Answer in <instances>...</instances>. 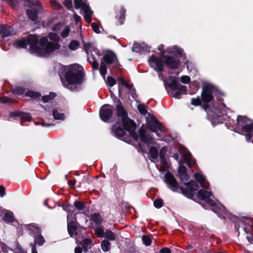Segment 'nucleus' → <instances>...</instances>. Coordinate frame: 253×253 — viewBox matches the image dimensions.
<instances>
[{
  "label": "nucleus",
  "instance_id": "1",
  "mask_svg": "<svg viewBox=\"0 0 253 253\" xmlns=\"http://www.w3.org/2000/svg\"><path fill=\"white\" fill-rule=\"evenodd\" d=\"M50 42L46 37H42L39 43L38 39L36 35H30L26 38H22L15 41L13 43L16 47L26 48L29 46V50L30 53L40 56H46L53 51L58 49L60 47L59 44L60 38L55 33H50L48 34Z\"/></svg>",
  "mask_w": 253,
  "mask_h": 253
},
{
  "label": "nucleus",
  "instance_id": "2",
  "mask_svg": "<svg viewBox=\"0 0 253 253\" xmlns=\"http://www.w3.org/2000/svg\"><path fill=\"white\" fill-rule=\"evenodd\" d=\"M178 173L181 180L185 183V187H179L172 174L169 172H167L164 176V181L167 184L168 187L174 192L180 190L188 197L193 196L195 192L199 189V185L193 180L186 183L189 179V176L187 174L186 169L184 166L179 167Z\"/></svg>",
  "mask_w": 253,
  "mask_h": 253
},
{
  "label": "nucleus",
  "instance_id": "3",
  "mask_svg": "<svg viewBox=\"0 0 253 253\" xmlns=\"http://www.w3.org/2000/svg\"><path fill=\"white\" fill-rule=\"evenodd\" d=\"M61 80L63 85L70 89H74L83 79L82 67L78 64L63 66Z\"/></svg>",
  "mask_w": 253,
  "mask_h": 253
},
{
  "label": "nucleus",
  "instance_id": "4",
  "mask_svg": "<svg viewBox=\"0 0 253 253\" xmlns=\"http://www.w3.org/2000/svg\"><path fill=\"white\" fill-rule=\"evenodd\" d=\"M195 178L200 183L203 189L199 190L197 194V197L199 199L205 201L210 206L217 207L221 211H224V207L217 203L216 201L212 200V195L211 190L209 189V183L206 181V178L200 172L196 173L194 175Z\"/></svg>",
  "mask_w": 253,
  "mask_h": 253
},
{
  "label": "nucleus",
  "instance_id": "5",
  "mask_svg": "<svg viewBox=\"0 0 253 253\" xmlns=\"http://www.w3.org/2000/svg\"><path fill=\"white\" fill-rule=\"evenodd\" d=\"M218 107L219 108L215 105L210 106L208 104L203 106L212 124L214 123L218 124L221 122L220 120V116L226 114L227 111L229 109L223 103L220 104Z\"/></svg>",
  "mask_w": 253,
  "mask_h": 253
},
{
  "label": "nucleus",
  "instance_id": "6",
  "mask_svg": "<svg viewBox=\"0 0 253 253\" xmlns=\"http://www.w3.org/2000/svg\"><path fill=\"white\" fill-rule=\"evenodd\" d=\"M116 110L118 115L121 117L122 120L126 130L129 132V134L133 137H136L135 132L136 128V124L131 120L127 118L126 112L125 111L122 103L120 102L116 105Z\"/></svg>",
  "mask_w": 253,
  "mask_h": 253
},
{
  "label": "nucleus",
  "instance_id": "7",
  "mask_svg": "<svg viewBox=\"0 0 253 253\" xmlns=\"http://www.w3.org/2000/svg\"><path fill=\"white\" fill-rule=\"evenodd\" d=\"M139 136L144 143L153 145L150 147L149 154L153 160H156L158 157V148H159L158 144L154 143L152 136L143 127H141L139 129Z\"/></svg>",
  "mask_w": 253,
  "mask_h": 253
},
{
  "label": "nucleus",
  "instance_id": "8",
  "mask_svg": "<svg viewBox=\"0 0 253 253\" xmlns=\"http://www.w3.org/2000/svg\"><path fill=\"white\" fill-rule=\"evenodd\" d=\"M238 128L241 129V133L248 135L253 131V122L246 116H239L237 119Z\"/></svg>",
  "mask_w": 253,
  "mask_h": 253
},
{
  "label": "nucleus",
  "instance_id": "9",
  "mask_svg": "<svg viewBox=\"0 0 253 253\" xmlns=\"http://www.w3.org/2000/svg\"><path fill=\"white\" fill-rule=\"evenodd\" d=\"M84 46L86 52L88 55L87 60L91 64L92 68L94 70L98 69V60L101 56L99 51L90 44H86Z\"/></svg>",
  "mask_w": 253,
  "mask_h": 253
},
{
  "label": "nucleus",
  "instance_id": "10",
  "mask_svg": "<svg viewBox=\"0 0 253 253\" xmlns=\"http://www.w3.org/2000/svg\"><path fill=\"white\" fill-rule=\"evenodd\" d=\"M75 7L76 9L81 8L84 12V18L87 23L91 21V16L93 12L86 3V0H74Z\"/></svg>",
  "mask_w": 253,
  "mask_h": 253
},
{
  "label": "nucleus",
  "instance_id": "11",
  "mask_svg": "<svg viewBox=\"0 0 253 253\" xmlns=\"http://www.w3.org/2000/svg\"><path fill=\"white\" fill-rule=\"evenodd\" d=\"M25 5L29 8L27 10V14L29 18L34 22L37 20L38 12L41 9V6L38 1L32 2L25 1Z\"/></svg>",
  "mask_w": 253,
  "mask_h": 253
},
{
  "label": "nucleus",
  "instance_id": "12",
  "mask_svg": "<svg viewBox=\"0 0 253 253\" xmlns=\"http://www.w3.org/2000/svg\"><path fill=\"white\" fill-rule=\"evenodd\" d=\"M116 55L111 51L107 52L103 58V61L101 62L100 67V73L102 76L105 79V75L107 73V67L105 63L107 64L114 63L116 60Z\"/></svg>",
  "mask_w": 253,
  "mask_h": 253
},
{
  "label": "nucleus",
  "instance_id": "13",
  "mask_svg": "<svg viewBox=\"0 0 253 253\" xmlns=\"http://www.w3.org/2000/svg\"><path fill=\"white\" fill-rule=\"evenodd\" d=\"M169 86L171 89L170 95L175 98H178L181 95L185 94L186 86L178 84L175 79L170 83Z\"/></svg>",
  "mask_w": 253,
  "mask_h": 253
},
{
  "label": "nucleus",
  "instance_id": "14",
  "mask_svg": "<svg viewBox=\"0 0 253 253\" xmlns=\"http://www.w3.org/2000/svg\"><path fill=\"white\" fill-rule=\"evenodd\" d=\"M148 62L150 66L158 73L161 80L164 81V79L161 77L162 72L163 71V63L162 60L155 55H152L148 59Z\"/></svg>",
  "mask_w": 253,
  "mask_h": 253
},
{
  "label": "nucleus",
  "instance_id": "15",
  "mask_svg": "<svg viewBox=\"0 0 253 253\" xmlns=\"http://www.w3.org/2000/svg\"><path fill=\"white\" fill-rule=\"evenodd\" d=\"M146 127L151 132H155L158 137L161 136L162 128L161 123L153 117L146 122Z\"/></svg>",
  "mask_w": 253,
  "mask_h": 253
},
{
  "label": "nucleus",
  "instance_id": "16",
  "mask_svg": "<svg viewBox=\"0 0 253 253\" xmlns=\"http://www.w3.org/2000/svg\"><path fill=\"white\" fill-rule=\"evenodd\" d=\"M158 49L161 51L162 55L165 64L167 66L171 69L177 68L179 65V61L176 59L175 58L171 57L170 56H165V52L164 49V45H160L158 47Z\"/></svg>",
  "mask_w": 253,
  "mask_h": 253
},
{
  "label": "nucleus",
  "instance_id": "17",
  "mask_svg": "<svg viewBox=\"0 0 253 253\" xmlns=\"http://www.w3.org/2000/svg\"><path fill=\"white\" fill-rule=\"evenodd\" d=\"M214 90V87L211 84L204 86L202 94V100L207 103L210 102L213 98Z\"/></svg>",
  "mask_w": 253,
  "mask_h": 253
},
{
  "label": "nucleus",
  "instance_id": "18",
  "mask_svg": "<svg viewBox=\"0 0 253 253\" xmlns=\"http://www.w3.org/2000/svg\"><path fill=\"white\" fill-rule=\"evenodd\" d=\"M112 115L113 107L112 106L106 104L102 106L100 108V117L103 121L107 122L112 117Z\"/></svg>",
  "mask_w": 253,
  "mask_h": 253
},
{
  "label": "nucleus",
  "instance_id": "19",
  "mask_svg": "<svg viewBox=\"0 0 253 253\" xmlns=\"http://www.w3.org/2000/svg\"><path fill=\"white\" fill-rule=\"evenodd\" d=\"M52 29L54 32H60L61 36L63 38H67L71 31L69 26L62 23L57 24L52 27Z\"/></svg>",
  "mask_w": 253,
  "mask_h": 253
},
{
  "label": "nucleus",
  "instance_id": "20",
  "mask_svg": "<svg viewBox=\"0 0 253 253\" xmlns=\"http://www.w3.org/2000/svg\"><path fill=\"white\" fill-rule=\"evenodd\" d=\"M179 151L183 156L186 163L189 167H192L195 164V161L193 159L191 154L187 150L182 146H179Z\"/></svg>",
  "mask_w": 253,
  "mask_h": 253
},
{
  "label": "nucleus",
  "instance_id": "21",
  "mask_svg": "<svg viewBox=\"0 0 253 253\" xmlns=\"http://www.w3.org/2000/svg\"><path fill=\"white\" fill-rule=\"evenodd\" d=\"M165 151L166 149L164 148H163L161 150L160 152V158L161 164V166L159 169V170L160 171H165L168 167V163H167L165 158H164V153L165 152Z\"/></svg>",
  "mask_w": 253,
  "mask_h": 253
},
{
  "label": "nucleus",
  "instance_id": "22",
  "mask_svg": "<svg viewBox=\"0 0 253 253\" xmlns=\"http://www.w3.org/2000/svg\"><path fill=\"white\" fill-rule=\"evenodd\" d=\"M113 131L117 137H121L125 135V130L121 126L120 124H116L113 127Z\"/></svg>",
  "mask_w": 253,
  "mask_h": 253
},
{
  "label": "nucleus",
  "instance_id": "23",
  "mask_svg": "<svg viewBox=\"0 0 253 253\" xmlns=\"http://www.w3.org/2000/svg\"><path fill=\"white\" fill-rule=\"evenodd\" d=\"M167 51L169 54L183 55L182 49L176 45L169 46L167 48Z\"/></svg>",
  "mask_w": 253,
  "mask_h": 253
},
{
  "label": "nucleus",
  "instance_id": "24",
  "mask_svg": "<svg viewBox=\"0 0 253 253\" xmlns=\"http://www.w3.org/2000/svg\"><path fill=\"white\" fill-rule=\"evenodd\" d=\"M3 215H4L2 217V219L5 222H12L13 221L14 218L12 212L8 211L6 210H4L2 211L1 216H2Z\"/></svg>",
  "mask_w": 253,
  "mask_h": 253
},
{
  "label": "nucleus",
  "instance_id": "25",
  "mask_svg": "<svg viewBox=\"0 0 253 253\" xmlns=\"http://www.w3.org/2000/svg\"><path fill=\"white\" fill-rule=\"evenodd\" d=\"M77 226L75 222L71 221L68 223V231L71 236H73L76 233Z\"/></svg>",
  "mask_w": 253,
  "mask_h": 253
},
{
  "label": "nucleus",
  "instance_id": "26",
  "mask_svg": "<svg viewBox=\"0 0 253 253\" xmlns=\"http://www.w3.org/2000/svg\"><path fill=\"white\" fill-rule=\"evenodd\" d=\"M118 83L119 84H121L129 89L131 93H135V89L131 86L128 84L126 82L125 79L123 78H119L118 79Z\"/></svg>",
  "mask_w": 253,
  "mask_h": 253
},
{
  "label": "nucleus",
  "instance_id": "27",
  "mask_svg": "<svg viewBox=\"0 0 253 253\" xmlns=\"http://www.w3.org/2000/svg\"><path fill=\"white\" fill-rule=\"evenodd\" d=\"M14 114V116L20 117L21 119L24 121H30L32 119L31 116L28 113L17 112Z\"/></svg>",
  "mask_w": 253,
  "mask_h": 253
},
{
  "label": "nucleus",
  "instance_id": "28",
  "mask_svg": "<svg viewBox=\"0 0 253 253\" xmlns=\"http://www.w3.org/2000/svg\"><path fill=\"white\" fill-rule=\"evenodd\" d=\"M12 30L10 28L1 27L0 28V34H2L4 37L8 36L12 33Z\"/></svg>",
  "mask_w": 253,
  "mask_h": 253
},
{
  "label": "nucleus",
  "instance_id": "29",
  "mask_svg": "<svg viewBox=\"0 0 253 253\" xmlns=\"http://www.w3.org/2000/svg\"><path fill=\"white\" fill-rule=\"evenodd\" d=\"M104 237L111 241H114L116 239V236L115 234L109 230H106Z\"/></svg>",
  "mask_w": 253,
  "mask_h": 253
},
{
  "label": "nucleus",
  "instance_id": "30",
  "mask_svg": "<svg viewBox=\"0 0 253 253\" xmlns=\"http://www.w3.org/2000/svg\"><path fill=\"white\" fill-rule=\"evenodd\" d=\"M101 248L104 252H107L110 250V243L106 240H104L101 243Z\"/></svg>",
  "mask_w": 253,
  "mask_h": 253
},
{
  "label": "nucleus",
  "instance_id": "31",
  "mask_svg": "<svg viewBox=\"0 0 253 253\" xmlns=\"http://www.w3.org/2000/svg\"><path fill=\"white\" fill-rule=\"evenodd\" d=\"M52 115L55 120H63L65 119L64 114L59 113L57 110H54Z\"/></svg>",
  "mask_w": 253,
  "mask_h": 253
},
{
  "label": "nucleus",
  "instance_id": "32",
  "mask_svg": "<svg viewBox=\"0 0 253 253\" xmlns=\"http://www.w3.org/2000/svg\"><path fill=\"white\" fill-rule=\"evenodd\" d=\"M28 228L34 234L38 235L41 232L40 229L37 225H29Z\"/></svg>",
  "mask_w": 253,
  "mask_h": 253
},
{
  "label": "nucleus",
  "instance_id": "33",
  "mask_svg": "<svg viewBox=\"0 0 253 253\" xmlns=\"http://www.w3.org/2000/svg\"><path fill=\"white\" fill-rule=\"evenodd\" d=\"M26 95L32 98H38L41 96V94L40 93L34 92L33 91H27L26 92Z\"/></svg>",
  "mask_w": 253,
  "mask_h": 253
},
{
  "label": "nucleus",
  "instance_id": "34",
  "mask_svg": "<svg viewBox=\"0 0 253 253\" xmlns=\"http://www.w3.org/2000/svg\"><path fill=\"white\" fill-rule=\"evenodd\" d=\"M79 46V43L77 41H72L69 44V48L72 50H76Z\"/></svg>",
  "mask_w": 253,
  "mask_h": 253
},
{
  "label": "nucleus",
  "instance_id": "35",
  "mask_svg": "<svg viewBox=\"0 0 253 253\" xmlns=\"http://www.w3.org/2000/svg\"><path fill=\"white\" fill-rule=\"evenodd\" d=\"M137 109L140 113L142 115H145L147 113L146 106L143 104H139Z\"/></svg>",
  "mask_w": 253,
  "mask_h": 253
},
{
  "label": "nucleus",
  "instance_id": "36",
  "mask_svg": "<svg viewBox=\"0 0 253 253\" xmlns=\"http://www.w3.org/2000/svg\"><path fill=\"white\" fill-rule=\"evenodd\" d=\"M55 97V94L53 92H51L48 95H45L42 96V100L44 102L46 103L49 100L53 99Z\"/></svg>",
  "mask_w": 253,
  "mask_h": 253
},
{
  "label": "nucleus",
  "instance_id": "37",
  "mask_svg": "<svg viewBox=\"0 0 253 253\" xmlns=\"http://www.w3.org/2000/svg\"><path fill=\"white\" fill-rule=\"evenodd\" d=\"M95 233L97 235L99 238H102L104 237L105 232L102 227H97L95 230Z\"/></svg>",
  "mask_w": 253,
  "mask_h": 253
},
{
  "label": "nucleus",
  "instance_id": "38",
  "mask_svg": "<svg viewBox=\"0 0 253 253\" xmlns=\"http://www.w3.org/2000/svg\"><path fill=\"white\" fill-rule=\"evenodd\" d=\"M35 242L39 246H42L44 242V238L41 235H38L35 238Z\"/></svg>",
  "mask_w": 253,
  "mask_h": 253
},
{
  "label": "nucleus",
  "instance_id": "39",
  "mask_svg": "<svg viewBox=\"0 0 253 253\" xmlns=\"http://www.w3.org/2000/svg\"><path fill=\"white\" fill-rule=\"evenodd\" d=\"M91 244V240L88 239H84L83 242V248L85 250V252H86L87 251V248Z\"/></svg>",
  "mask_w": 253,
  "mask_h": 253
},
{
  "label": "nucleus",
  "instance_id": "40",
  "mask_svg": "<svg viewBox=\"0 0 253 253\" xmlns=\"http://www.w3.org/2000/svg\"><path fill=\"white\" fill-rule=\"evenodd\" d=\"M154 206L156 208L159 209L163 206V202L161 199H157L154 201Z\"/></svg>",
  "mask_w": 253,
  "mask_h": 253
},
{
  "label": "nucleus",
  "instance_id": "41",
  "mask_svg": "<svg viewBox=\"0 0 253 253\" xmlns=\"http://www.w3.org/2000/svg\"><path fill=\"white\" fill-rule=\"evenodd\" d=\"M74 206L79 211H81L84 208V205L83 203L77 201H75Z\"/></svg>",
  "mask_w": 253,
  "mask_h": 253
},
{
  "label": "nucleus",
  "instance_id": "42",
  "mask_svg": "<svg viewBox=\"0 0 253 253\" xmlns=\"http://www.w3.org/2000/svg\"><path fill=\"white\" fill-rule=\"evenodd\" d=\"M92 220L96 223H100L101 221V217L99 214L94 213L91 216Z\"/></svg>",
  "mask_w": 253,
  "mask_h": 253
},
{
  "label": "nucleus",
  "instance_id": "43",
  "mask_svg": "<svg viewBox=\"0 0 253 253\" xmlns=\"http://www.w3.org/2000/svg\"><path fill=\"white\" fill-rule=\"evenodd\" d=\"M106 83L109 86H110V87H112L114 84H116V81L114 78L109 76L107 78V79L106 81Z\"/></svg>",
  "mask_w": 253,
  "mask_h": 253
},
{
  "label": "nucleus",
  "instance_id": "44",
  "mask_svg": "<svg viewBox=\"0 0 253 253\" xmlns=\"http://www.w3.org/2000/svg\"><path fill=\"white\" fill-rule=\"evenodd\" d=\"M142 240L143 244L147 246L150 245L151 244V240L148 236H143L142 238Z\"/></svg>",
  "mask_w": 253,
  "mask_h": 253
},
{
  "label": "nucleus",
  "instance_id": "45",
  "mask_svg": "<svg viewBox=\"0 0 253 253\" xmlns=\"http://www.w3.org/2000/svg\"><path fill=\"white\" fill-rule=\"evenodd\" d=\"M132 50L136 52H140L141 51V46L138 43H134L132 47Z\"/></svg>",
  "mask_w": 253,
  "mask_h": 253
},
{
  "label": "nucleus",
  "instance_id": "46",
  "mask_svg": "<svg viewBox=\"0 0 253 253\" xmlns=\"http://www.w3.org/2000/svg\"><path fill=\"white\" fill-rule=\"evenodd\" d=\"M50 3L52 6L55 9H59L62 7V5L55 0H50Z\"/></svg>",
  "mask_w": 253,
  "mask_h": 253
},
{
  "label": "nucleus",
  "instance_id": "47",
  "mask_svg": "<svg viewBox=\"0 0 253 253\" xmlns=\"http://www.w3.org/2000/svg\"><path fill=\"white\" fill-rule=\"evenodd\" d=\"M120 13L121 15V16L120 17V20H121V23L123 24V21L125 19V15L126 13V10L125 9H124L123 8H122L120 11Z\"/></svg>",
  "mask_w": 253,
  "mask_h": 253
},
{
  "label": "nucleus",
  "instance_id": "48",
  "mask_svg": "<svg viewBox=\"0 0 253 253\" xmlns=\"http://www.w3.org/2000/svg\"><path fill=\"white\" fill-rule=\"evenodd\" d=\"M91 27H92V30L96 33H99L100 32V30H99V27L98 26V25L96 24V23H93L91 24Z\"/></svg>",
  "mask_w": 253,
  "mask_h": 253
},
{
  "label": "nucleus",
  "instance_id": "49",
  "mask_svg": "<svg viewBox=\"0 0 253 253\" xmlns=\"http://www.w3.org/2000/svg\"><path fill=\"white\" fill-rule=\"evenodd\" d=\"M181 81L183 83L188 84L190 82V78L188 76H183L181 78Z\"/></svg>",
  "mask_w": 253,
  "mask_h": 253
},
{
  "label": "nucleus",
  "instance_id": "50",
  "mask_svg": "<svg viewBox=\"0 0 253 253\" xmlns=\"http://www.w3.org/2000/svg\"><path fill=\"white\" fill-rule=\"evenodd\" d=\"M201 100L199 98H193L191 100V104L195 106H198L200 104Z\"/></svg>",
  "mask_w": 253,
  "mask_h": 253
},
{
  "label": "nucleus",
  "instance_id": "51",
  "mask_svg": "<svg viewBox=\"0 0 253 253\" xmlns=\"http://www.w3.org/2000/svg\"><path fill=\"white\" fill-rule=\"evenodd\" d=\"M64 4L68 9H71L72 7V2L70 0H66L64 1Z\"/></svg>",
  "mask_w": 253,
  "mask_h": 253
},
{
  "label": "nucleus",
  "instance_id": "52",
  "mask_svg": "<svg viewBox=\"0 0 253 253\" xmlns=\"http://www.w3.org/2000/svg\"><path fill=\"white\" fill-rule=\"evenodd\" d=\"M14 92L16 94H21L24 92V90L22 87H18L14 89Z\"/></svg>",
  "mask_w": 253,
  "mask_h": 253
},
{
  "label": "nucleus",
  "instance_id": "53",
  "mask_svg": "<svg viewBox=\"0 0 253 253\" xmlns=\"http://www.w3.org/2000/svg\"><path fill=\"white\" fill-rule=\"evenodd\" d=\"M160 253H171V251L168 248H164L160 250Z\"/></svg>",
  "mask_w": 253,
  "mask_h": 253
},
{
  "label": "nucleus",
  "instance_id": "54",
  "mask_svg": "<svg viewBox=\"0 0 253 253\" xmlns=\"http://www.w3.org/2000/svg\"><path fill=\"white\" fill-rule=\"evenodd\" d=\"M5 194V189L2 186H0V196L2 197Z\"/></svg>",
  "mask_w": 253,
  "mask_h": 253
},
{
  "label": "nucleus",
  "instance_id": "55",
  "mask_svg": "<svg viewBox=\"0 0 253 253\" xmlns=\"http://www.w3.org/2000/svg\"><path fill=\"white\" fill-rule=\"evenodd\" d=\"M9 101V98L6 97H3L0 98V102L2 103H5Z\"/></svg>",
  "mask_w": 253,
  "mask_h": 253
},
{
  "label": "nucleus",
  "instance_id": "56",
  "mask_svg": "<svg viewBox=\"0 0 253 253\" xmlns=\"http://www.w3.org/2000/svg\"><path fill=\"white\" fill-rule=\"evenodd\" d=\"M80 16L78 15L76 13L74 14V19L76 23H78V22L80 20Z\"/></svg>",
  "mask_w": 253,
  "mask_h": 253
},
{
  "label": "nucleus",
  "instance_id": "57",
  "mask_svg": "<svg viewBox=\"0 0 253 253\" xmlns=\"http://www.w3.org/2000/svg\"><path fill=\"white\" fill-rule=\"evenodd\" d=\"M75 253H82V249L80 247H76L75 249Z\"/></svg>",
  "mask_w": 253,
  "mask_h": 253
},
{
  "label": "nucleus",
  "instance_id": "58",
  "mask_svg": "<svg viewBox=\"0 0 253 253\" xmlns=\"http://www.w3.org/2000/svg\"><path fill=\"white\" fill-rule=\"evenodd\" d=\"M53 124H48V123H43L42 124V126H45V127H47V126H53Z\"/></svg>",
  "mask_w": 253,
  "mask_h": 253
},
{
  "label": "nucleus",
  "instance_id": "59",
  "mask_svg": "<svg viewBox=\"0 0 253 253\" xmlns=\"http://www.w3.org/2000/svg\"><path fill=\"white\" fill-rule=\"evenodd\" d=\"M32 253H38L36 250L35 245H33L32 247Z\"/></svg>",
  "mask_w": 253,
  "mask_h": 253
},
{
  "label": "nucleus",
  "instance_id": "60",
  "mask_svg": "<svg viewBox=\"0 0 253 253\" xmlns=\"http://www.w3.org/2000/svg\"><path fill=\"white\" fill-rule=\"evenodd\" d=\"M75 184V181H68V184L70 185L71 186H73Z\"/></svg>",
  "mask_w": 253,
  "mask_h": 253
},
{
  "label": "nucleus",
  "instance_id": "61",
  "mask_svg": "<svg viewBox=\"0 0 253 253\" xmlns=\"http://www.w3.org/2000/svg\"><path fill=\"white\" fill-rule=\"evenodd\" d=\"M173 158H174L175 160H178V158H179V156H178V155L176 154H175L174 156H173Z\"/></svg>",
  "mask_w": 253,
  "mask_h": 253
},
{
  "label": "nucleus",
  "instance_id": "62",
  "mask_svg": "<svg viewBox=\"0 0 253 253\" xmlns=\"http://www.w3.org/2000/svg\"><path fill=\"white\" fill-rule=\"evenodd\" d=\"M186 64H187V68L189 70V68H190V64H188L187 63H186Z\"/></svg>",
  "mask_w": 253,
  "mask_h": 253
},
{
  "label": "nucleus",
  "instance_id": "63",
  "mask_svg": "<svg viewBox=\"0 0 253 253\" xmlns=\"http://www.w3.org/2000/svg\"><path fill=\"white\" fill-rule=\"evenodd\" d=\"M247 239L249 242H251V239L250 238L249 236L247 237Z\"/></svg>",
  "mask_w": 253,
  "mask_h": 253
},
{
  "label": "nucleus",
  "instance_id": "64",
  "mask_svg": "<svg viewBox=\"0 0 253 253\" xmlns=\"http://www.w3.org/2000/svg\"><path fill=\"white\" fill-rule=\"evenodd\" d=\"M250 139H251V137H250V136H247V141H249Z\"/></svg>",
  "mask_w": 253,
  "mask_h": 253
}]
</instances>
